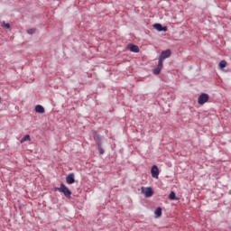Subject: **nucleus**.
Instances as JSON below:
<instances>
[{
	"label": "nucleus",
	"instance_id": "f257e3e1",
	"mask_svg": "<svg viewBox=\"0 0 231 231\" xmlns=\"http://www.w3.org/2000/svg\"><path fill=\"white\" fill-rule=\"evenodd\" d=\"M55 190L62 192L64 194L65 198L71 199V191L69 190V187L64 185V183H61L59 188H55Z\"/></svg>",
	"mask_w": 231,
	"mask_h": 231
},
{
	"label": "nucleus",
	"instance_id": "f03ea898",
	"mask_svg": "<svg viewBox=\"0 0 231 231\" xmlns=\"http://www.w3.org/2000/svg\"><path fill=\"white\" fill-rule=\"evenodd\" d=\"M171 50H169V49L166 51H162L159 56L158 61L163 64V60L165 59H169V57H171Z\"/></svg>",
	"mask_w": 231,
	"mask_h": 231
},
{
	"label": "nucleus",
	"instance_id": "7ed1b4c3",
	"mask_svg": "<svg viewBox=\"0 0 231 231\" xmlns=\"http://www.w3.org/2000/svg\"><path fill=\"white\" fill-rule=\"evenodd\" d=\"M207 102H208V94L201 93L199 96L198 103L199 104V106H203V104H207Z\"/></svg>",
	"mask_w": 231,
	"mask_h": 231
},
{
	"label": "nucleus",
	"instance_id": "20e7f679",
	"mask_svg": "<svg viewBox=\"0 0 231 231\" xmlns=\"http://www.w3.org/2000/svg\"><path fill=\"white\" fill-rule=\"evenodd\" d=\"M151 174L152 178H154L155 180H158L160 176V170L158 169L157 165H152L151 169Z\"/></svg>",
	"mask_w": 231,
	"mask_h": 231
},
{
	"label": "nucleus",
	"instance_id": "39448f33",
	"mask_svg": "<svg viewBox=\"0 0 231 231\" xmlns=\"http://www.w3.org/2000/svg\"><path fill=\"white\" fill-rule=\"evenodd\" d=\"M142 193L144 194V196L146 198H151V196H152L153 191H152V188L148 187V188H142Z\"/></svg>",
	"mask_w": 231,
	"mask_h": 231
},
{
	"label": "nucleus",
	"instance_id": "423d86ee",
	"mask_svg": "<svg viewBox=\"0 0 231 231\" xmlns=\"http://www.w3.org/2000/svg\"><path fill=\"white\" fill-rule=\"evenodd\" d=\"M163 69V63L158 61V65L155 69H152L153 75H160L162 73V69Z\"/></svg>",
	"mask_w": 231,
	"mask_h": 231
},
{
	"label": "nucleus",
	"instance_id": "0eeeda50",
	"mask_svg": "<svg viewBox=\"0 0 231 231\" xmlns=\"http://www.w3.org/2000/svg\"><path fill=\"white\" fill-rule=\"evenodd\" d=\"M66 183H68V185H73V183H75V174L74 173H69V175H67Z\"/></svg>",
	"mask_w": 231,
	"mask_h": 231
},
{
	"label": "nucleus",
	"instance_id": "6e6552de",
	"mask_svg": "<svg viewBox=\"0 0 231 231\" xmlns=\"http://www.w3.org/2000/svg\"><path fill=\"white\" fill-rule=\"evenodd\" d=\"M153 28L157 30V32H167V26L162 27V23L153 24Z\"/></svg>",
	"mask_w": 231,
	"mask_h": 231
},
{
	"label": "nucleus",
	"instance_id": "1a4fd4ad",
	"mask_svg": "<svg viewBox=\"0 0 231 231\" xmlns=\"http://www.w3.org/2000/svg\"><path fill=\"white\" fill-rule=\"evenodd\" d=\"M128 50H130L133 53H139L140 48L137 45L134 44H129Z\"/></svg>",
	"mask_w": 231,
	"mask_h": 231
},
{
	"label": "nucleus",
	"instance_id": "9d476101",
	"mask_svg": "<svg viewBox=\"0 0 231 231\" xmlns=\"http://www.w3.org/2000/svg\"><path fill=\"white\" fill-rule=\"evenodd\" d=\"M94 136V140L97 143V145H102V138H100V135H98V134L95 133L93 134Z\"/></svg>",
	"mask_w": 231,
	"mask_h": 231
},
{
	"label": "nucleus",
	"instance_id": "9b49d317",
	"mask_svg": "<svg viewBox=\"0 0 231 231\" xmlns=\"http://www.w3.org/2000/svg\"><path fill=\"white\" fill-rule=\"evenodd\" d=\"M35 112L40 113V115H42V113H44V106H42L41 105H37L35 106Z\"/></svg>",
	"mask_w": 231,
	"mask_h": 231
},
{
	"label": "nucleus",
	"instance_id": "f8f14e48",
	"mask_svg": "<svg viewBox=\"0 0 231 231\" xmlns=\"http://www.w3.org/2000/svg\"><path fill=\"white\" fill-rule=\"evenodd\" d=\"M0 24L5 30H10V23H6V22L4 21V22H0Z\"/></svg>",
	"mask_w": 231,
	"mask_h": 231
},
{
	"label": "nucleus",
	"instance_id": "ddd939ff",
	"mask_svg": "<svg viewBox=\"0 0 231 231\" xmlns=\"http://www.w3.org/2000/svg\"><path fill=\"white\" fill-rule=\"evenodd\" d=\"M155 217H160L162 216V208L159 207L154 211Z\"/></svg>",
	"mask_w": 231,
	"mask_h": 231
},
{
	"label": "nucleus",
	"instance_id": "4468645a",
	"mask_svg": "<svg viewBox=\"0 0 231 231\" xmlns=\"http://www.w3.org/2000/svg\"><path fill=\"white\" fill-rule=\"evenodd\" d=\"M218 67L220 69H223L224 68H226V60H223L219 62Z\"/></svg>",
	"mask_w": 231,
	"mask_h": 231
},
{
	"label": "nucleus",
	"instance_id": "2eb2a0df",
	"mask_svg": "<svg viewBox=\"0 0 231 231\" xmlns=\"http://www.w3.org/2000/svg\"><path fill=\"white\" fill-rule=\"evenodd\" d=\"M31 140L30 134H26L22 138V142H30Z\"/></svg>",
	"mask_w": 231,
	"mask_h": 231
},
{
	"label": "nucleus",
	"instance_id": "dca6fc26",
	"mask_svg": "<svg viewBox=\"0 0 231 231\" xmlns=\"http://www.w3.org/2000/svg\"><path fill=\"white\" fill-rule=\"evenodd\" d=\"M169 198L170 199H176V193H174V191H171Z\"/></svg>",
	"mask_w": 231,
	"mask_h": 231
},
{
	"label": "nucleus",
	"instance_id": "f3484780",
	"mask_svg": "<svg viewBox=\"0 0 231 231\" xmlns=\"http://www.w3.org/2000/svg\"><path fill=\"white\" fill-rule=\"evenodd\" d=\"M27 33L29 35H33V33H35V29L32 28V29L27 30Z\"/></svg>",
	"mask_w": 231,
	"mask_h": 231
},
{
	"label": "nucleus",
	"instance_id": "a211bd4d",
	"mask_svg": "<svg viewBox=\"0 0 231 231\" xmlns=\"http://www.w3.org/2000/svg\"><path fill=\"white\" fill-rule=\"evenodd\" d=\"M97 149L99 151V154H104L105 151L104 148H102V145H97Z\"/></svg>",
	"mask_w": 231,
	"mask_h": 231
}]
</instances>
